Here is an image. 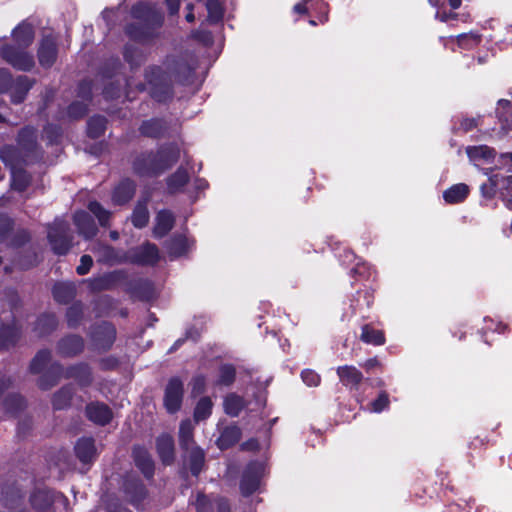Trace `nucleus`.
Listing matches in <instances>:
<instances>
[{
	"instance_id": "nucleus-31",
	"label": "nucleus",
	"mask_w": 512,
	"mask_h": 512,
	"mask_svg": "<svg viewBox=\"0 0 512 512\" xmlns=\"http://www.w3.org/2000/svg\"><path fill=\"white\" fill-rule=\"evenodd\" d=\"M61 378H63V365L58 361H54L38 378L37 386L42 391H48L56 386Z\"/></svg>"
},
{
	"instance_id": "nucleus-21",
	"label": "nucleus",
	"mask_w": 512,
	"mask_h": 512,
	"mask_svg": "<svg viewBox=\"0 0 512 512\" xmlns=\"http://www.w3.org/2000/svg\"><path fill=\"white\" fill-rule=\"evenodd\" d=\"M133 462L146 480L153 479L155 475V463L147 450L142 445H134L131 453Z\"/></svg>"
},
{
	"instance_id": "nucleus-13",
	"label": "nucleus",
	"mask_w": 512,
	"mask_h": 512,
	"mask_svg": "<svg viewBox=\"0 0 512 512\" xmlns=\"http://www.w3.org/2000/svg\"><path fill=\"white\" fill-rule=\"evenodd\" d=\"M0 500L9 512H29L25 505V492L16 482L3 485Z\"/></svg>"
},
{
	"instance_id": "nucleus-20",
	"label": "nucleus",
	"mask_w": 512,
	"mask_h": 512,
	"mask_svg": "<svg viewBox=\"0 0 512 512\" xmlns=\"http://www.w3.org/2000/svg\"><path fill=\"white\" fill-rule=\"evenodd\" d=\"M169 129V122L165 118L152 117L143 120L139 125L138 131L143 137L159 140L170 136Z\"/></svg>"
},
{
	"instance_id": "nucleus-19",
	"label": "nucleus",
	"mask_w": 512,
	"mask_h": 512,
	"mask_svg": "<svg viewBox=\"0 0 512 512\" xmlns=\"http://www.w3.org/2000/svg\"><path fill=\"white\" fill-rule=\"evenodd\" d=\"M488 180L480 186L481 196L486 200H492L498 190H512V175L502 173L487 174Z\"/></svg>"
},
{
	"instance_id": "nucleus-25",
	"label": "nucleus",
	"mask_w": 512,
	"mask_h": 512,
	"mask_svg": "<svg viewBox=\"0 0 512 512\" xmlns=\"http://www.w3.org/2000/svg\"><path fill=\"white\" fill-rule=\"evenodd\" d=\"M340 383L350 392L358 391L364 380L363 373L353 365H342L336 369Z\"/></svg>"
},
{
	"instance_id": "nucleus-61",
	"label": "nucleus",
	"mask_w": 512,
	"mask_h": 512,
	"mask_svg": "<svg viewBox=\"0 0 512 512\" xmlns=\"http://www.w3.org/2000/svg\"><path fill=\"white\" fill-rule=\"evenodd\" d=\"M207 10V21L211 25L219 24L223 21L225 7L224 2H204Z\"/></svg>"
},
{
	"instance_id": "nucleus-51",
	"label": "nucleus",
	"mask_w": 512,
	"mask_h": 512,
	"mask_svg": "<svg viewBox=\"0 0 512 512\" xmlns=\"http://www.w3.org/2000/svg\"><path fill=\"white\" fill-rule=\"evenodd\" d=\"M107 129V119L102 115H93L87 121L86 134L90 139H98Z\"/></svg>"
},
{
	"instance_id": "nucleus-35",
	"label": "nucleus",
	"mask_w": 512,
	"mask_h": 512,
	"mask_svg": "<svg viewBox=\"0 0 512 512\" xmlns=\"http://www.w3.org/2000/svg\"><path fill=\"white\" fill-rule=\"evenodd\" d=\"M190 182V174L184 166H179L172 174L166 178L167 192L170 195L182 192L184 187Z\"/></svg>"
},
{
	"instance_id": "nucleus-54",
	"label": "nucleus",
	"mask_w": 512,
	"mask_h": 512,
	"mask_svg": "<svg viewBox=\"0 0 512 512\" xmlns=\"http://www.w3.org/2000/svg\"><path fill=\"white\" fill-rule=\"evenodd\" d=\"M52 354L47 348L39 350L32 358L29 371L32 374H40L44 371L48 364H51Z\"/></svg>"
},
{
	"instance_id": "nucleus-16",
	"label": "nucleus",
	"mask_w": 512,
	"mask_h": 512,
	"mask_svg": "<svg viewBox=\"0 0 512 512\" xmlns=\"http://www.w3.org/2000/svg\"><path fill=\"white\" fill-rule=\"evenodd\" d=\"M37 58L39 65L46 70L52 68L56 63L58 58V43L57 38L53 34L42 36L37 49Z\"/></svg>"
},
{
	"instance_id": "nucleus-53",
	"label": "nucleus",
	"mask_w": 512,
	"mask_h": 512,
	"mask_svg": "<svg viewBox=\"0 0 512 512\" xmlns=\"http://www.w3.org/2000/svg\"><path fill=\"white\" fill-rule=\"evenodd\" d=\"M123 59L129 64L131 69L140 67L144 61V55L141 49L134 44L126 43L123 47Z\"/></svg>"
},
{
	"instance_id": "nucleus-59",
	"label": "nucleus",
	"mask_w": 512,
	"mask_h": 512,
	"mask_svg": "<svg viewBox=\"0 0 512 512\" xmlns=\"http://www.w3.org/2000/svg\"><path fill=\"white\" fill-rule=\"evenodd\" d=\"M116 307V300L108 295H100L93 301V308L96 316H106Z\"/></svg>"
},
{
	"instance_id": "nucleus-52",
	"label": "nucleus",
	"mask_w": 512,
	"mask_h": 512,
	"mask_svg": "<svg viewBox=\"0 0 512 512\" xmlns=\"http://www.w3.org/2000/svg\"><path fill=\"white\" fill-rule=\"evenodd\" d=\"M26 405V399L18 393L8 394L3 400L5 412L12 416H16L22 412L26 408Z\"/></svg>"
},
{
	"instance_id": "nucleus-18",
	"label": "nucleus",
	"mask_w": 512,
	"mask_h": 512,
	"mask_svg": "<svg viewBox=\"0 0 512 512\" xmlns=\"http://www.w3.org/2000/svg\"><path fill=\"white\" fill-rule=\"evenodd\" d=\"M85 350L84 338L75 333L62 336L56 343V352L62 358H75Z\"/></svg>"
},
{
	"instance_id": "nucleus-28",
	"label": "nucleus",
	"mask_w": 512,
	"mask_h": 512,
	"mask_svg": "<svg viewBox=\"0 0 512 512\" xmlns=\"http://www.w3.org/2000/svg\"><path fill=\"white\" fill-rule=\"evenodd\" d=\"M54 502V492L46 487L34 489L29 496V503L36 512H50Z\"/></svg>"
},
{
	"instance_id": "nucleus-33",
	"label": "nucleus",
	"mask_w": 512,
	"mask_h": 512,
	"mask_svg": "<svg viewBox=\"0 0 512 512\" xmlns=\"http://www.w3.org/2000/svg\"><path fill=\"white\" fill-rule=\"evenodd\" d=\"M175 225V216L168 209H162L157 212L155 224L153 227V236L156 239H162L173 229Z\"/></svg>"
},
{
	"instance_id": "nucleus-23",
	"label": "nucleus",
	"mask_w": 512,
	"mask_h": 512,
	"mask_svg": "<svg viewBox=\"0 0 512 512\" xmlns=\"http://www.w3.org/2000/svg\"><path fill=\"white\" fill-rule=\"evenodd\" d=\"M87 419L99 426L108 425L113 419L112 409L104 402L92 401L85 407Z\"/></svg>"
},
{
	"instance_id": "nucleus-1",
	"label": "nucleus",
	"mask_w": 512,
	"mask_h": 512,
	"mask_svg": "<svg viewBox=\"0 0 512 512\" xmlns=\"http://www.w3.org/2000/svg\"><path fill=\"white\" fill-rule=\"evenodd\" d=\"M195 68L182 54H167L162 65H148L143 72L144 83H139L140 92L147 91L151 99L159 104H168L175 96L174 81L186 86L193 82Z\"/></svg>"
},
{
	"instance_id": "nucleus-5",
	"label": "nucleus",
	"mask_w": 512,
	"mask_h": 512,
	"mask_svg": "<svg viewBox=\"0 0 512 512\" xmlns=\"http://www.w3.org/2000/svg\"><path fill=\"white\" fill-rule=\"evenodd\" d=\"M17 150L18 158L24 162L39 164L43 162L45 151L38 143L37 129L31 125L22 127L16 136V145L5 144Z\"/></svg>"
},
{
	"instance_id": "nucleus-9",
	"label": "nucleus",
	"mask_w": 512,
	"mask_h": 512,
	"mask_svg": "<svg viewBox=\"0 0 512 512\" xmlns=\"http://www.w3.org/2000/svg\"><path fill=\"white\" fill-rule=\"evenodd\" d=\"M126 264L137 266H155L160 261V252L156 244L145 241L139 246L126 250Z\"/></svg>"
},
{
	"instance_id": "nucleus-62",
	"label": "nucleus",
	"mask_w": 512,
	"mask_h": 512,
	"mask_svg": "<svg viewBox=\"0 0 512 512\" xmlns=\"http://www.w3.org/2000/svg\"><path fill=\"white\" fill-rule=\"evenodd\" d=\"M481 118H482L481 116H478V117L461 116L460 118H457V121L455 122L452 130L454 133H458V132L468 133L479 126Z\"/></svg>"
},
{
	"instance_id": "nucleus-17",
	"label": "nucleus",
	"mask_w": 512,
	"mask_h": 512,
	"mask_svg": "<svg viewBox=\"0 0 512 512\" xmlns=\"http://www.w3.org/2000/svg\"><path fill=\"white\" fill-rule=\"evenodd\" d=\"M63 378L67 380H74L80 388H88L94 381L92 368L89 363L85 361L70 364L63 367Z\"/></svg>"
},
{
	"instance_id": "nucleus-29",
	"label": "nucleus",
	"mask_w": 512,
	"mask_h": 512,
	"mask_svg": "<svg viewBox=\"0 0 512 512\" xmlns=\"http://www.w3.org/2000/svg\"><path fill=\"white\" fill-rule=\"evenodd\" d=\"M22 336V327L15 320L0 325V350H8L17 345Z\"/></svg>"
},
{
	"instance_id": "nucleus-40",
	"label": "nucleus",
	"mask_w": 512,
	"mask_h": 512,
	"mask_svg": "<svg viewBox=\"0 0 512 512\" xmlns=\"http://www.w3.org/2000/svg\"><path fill=\"white\" fill-rule=\"evenodd\" d=\"M58 327V318L53 312L40 314L34 324L33 330L39 337H45L52 334Z\"/></svg>"
},
{
	"instance_id": "nucleus-26",
	"label": "nucleus",
	"mask_w": 512,
	"mask_h": 512,
	"mask_svg": "<svg viewBox=\"0 0 512 512\" xmlns=\"http://www.w3.org/2000/svg\"><path fill=\"white\" fill-rule=\"evenodd\" d=\"M156 452L164 466H171L175 462V441L169 433H162L155 441Z\"/></svg>"
},
{
	"instance_id": "nucleus-7",
	"label": "nucleus",
	"mask_w": 512,
	"mask_h": 512,
	"mask_svg": "<svg viewBox=\"0 0 512 512\" xmlns=\"http://www.w3.org/2000/svg\"><path fill=\"white\" fill-rule=\"evenodd\" d=\"M47 240L55 255H67L73 247V235L69 224L64 220H54L47 226Z\"/></svg>"
},
{
	"instance_id": "nucleus-58",
	"label": "nucleus",
	"mask_w": 512,
	"mask_h": 512,
	"mask_svg": "<svg viewBox=\"0 0 512 512\" xmlns=\"http://www.w3.org/2000/svg\"><path fill=\"white\" fill-rule=\"evenodd\" d=\"M88 210L89 213L93 214L97 218L99 225L101 227H110L112 213L109 210L105 209L100 202L96 200L90 201L88 204Z\"/></svg>"
},
{
	"instance_id": "nucleus-39",
	"label": "nucleus",
	"mask_w": 512,
	"mask_h": 512,
	"mask_svg": "<svg viewBox=\"0 0 512 512\" xmlns=\"http://www.w3.org/2000/svg\"><path fill=\"white\" fill-rule=\"evenodd\" d=\"M150 200V196H142L138 199L132 215H131V223L137 229L145 228L150 219V214L148 210V202Z\"/></svg>"
},
{
	"instance_id": "nucleus-10",
	"label": "nucleus",
	"mask_w": 512,
	"mask_h": 512,
	"mask_svg": "<svg viewBox=\"0 0 512 512\" xmlns=\"http://www.w3.org/2000/svg\"><path fill=\"white\" fill-rule=\"evenodd\" d=\"M1 58L18 71L29 72L35 66L34 56L25 49L12 44L0 48Z\"/></svg>"
},
{
	"instance_id": "nucleus-15",
	"label": "nucleus",
	"mask_w": 512,
	"mask_h": 512,
	"mask_svg": "<svg viewBox=\"0 0 512 512\" xmlns=\"http://www.w3.org/2000/svg\"><path fill=\"white\" fill-rule=\"evenodd\" d=\"M121 490L132 505L142 503L148 495V490L143 481L139 476L132 473L123 476Z\"/></svg>"
},
{
	"instance_id": "nucleus-46",
	"label": "nucleus",
	"mask_w": 512,
	"mask_h": 512,
	"mask_svg": "<svg viewBox=\"0 0 512 512\" xmlns=\"http://www.w3.org/2000/svg\"><path fill=\"white\" fill-rule=\"evenodd\" d=\"M188 452V469L192 476L198 477L205 466V452L200 446H193Z\"/></svg>"
},
{
	"instance_id": "nucleus-64",
	"label": "nucleus",
	"mask_w": 512,
	"mask_h": 512,
	"mask_svg": "<svg viewBox=\"0 0 512 512\" xmlns=\"http://www.w3.org/2000/svg\"><path fill=\"white\" fill-rule=\"evenodd\" d=\"M31 240V235L26 229H18L12 234L8 241V246L13 249H18L25 246Z\"/></svg>"
},
{
	"instance_id": "nucleus-41",
	"label": "nucleus",
	"mask_w": 512,
	"mask_h": 512,
	"mask_svg": "<svg viewBox=\"0 0 512 512\" xmlns=\"http://www.w3.org/2000/svg\"><path fill=\"white\" fill-rule=\"evenodd\" d=\"M75 395V388L72 383L63 385L58 389L51 399L54 410H65L71 406L72 399Z\"/></svg>"
},
{
	"instance_id": "nucleus-56",
	"label": "nucleus",
	"mask_w": 512,
	"mask_h": 512,
	"mask_svg": "<svg viewBox=\"0 0 512 512\" xmlns=\"http://www.w3.org/2000/svg\"><path fill=\"white\" fill-rule=\"evenodd\" d=\"M224 411L231 417H238L244 409V400L236 393L228 394L223 401Z\"/></svg>"
},
{
	"instance_id": "nucleus-60",
	"label": "nucleus",
	"mask_w": 512,
	"mask_h": 512,
	"mask_svg": "<svg viewBox=\"0 0 512 512\" xmlns=\"http://www.w3.org/2000/svg\"><path fill=\"white\" fill-rule=\"evenodd\" d=\"M213 402L210 397H201L194 408L193 417L196 422L205 421L212 414Z\"/></svg>"
},
{
	"instance_id": "nucleus-27",
	"label": "nucleus",
	"mask_w": 512,
	"mask_h": 512,
	"mask_svg": "<svg viewBox=\"0 0 512 512\" xmlns=\"http://www.w3.org/2000/svg\"><path fill=\"white\" fill-rule=\"evenodd\" d=\"M136 187V182L133 179L129 177L121 179L112 190V202L118 206L129 203L135 196Z\"/></svg>"
},
{
	"instance_id": "nucleus-38",
	"label": "nucleus",
	"mask_w": 512,
	"mask_h": 512,
	"mask_svg": "<svg viewBox=\"0 0 512 512\" xmlns=\"http://www.w3.org/2000/svg\"><path fill=\"white\" fill-rule=\"evenodd\" d=\"M51 292L55 302L60 305L72 303L77 294L76 286L71 282H56Z\"/></svg>"
},
{
	"instance_id": "nucleus-14",
	"label": "nucleus",
	"mask_w": 512,
	"mask_h": 512,
	"mask_svg": "<svg viewBox=\"0 0 512 512\" xmlns=\"http://www.w3.org/2000/svg\"><path fill=\"white\" fill-rule=\"evenodd\" d=\"M127 279V271L124 269L106 272L101 276L87 280L88 289L91 293L111 291Z\"/></svg>"
},
{
	"instance_id": "nucleus-34",
	"label": "nucleus",
	"mask_w": 512,
	"mask_h": 512,
	"mask_svg": "<svg viewBox=\"0 0 512 512\" xmlns=\"http://www.w3.org/2000/svg\"><path fill=\"white\" fill-rule=\"evenodd\" d=\"M374 298V289L365 288L358 290L351 302L352 313L360 314L364 320L369 319V315L364 313V306L366 310H369L374 303Z\"/></svg>"
},
{
	"instance_id": "nucleus-49",
	"label": "nucleus",
	"mask_w": 512,
	"mask_h": 512,
	"mask_svg": "<svg viewBox=\"0 0 512 512\" xmlns=\"http://www.w3.org/2000/svg\"><path fill=\"white\" fill-rule=\"evenodd\" d=\"M179 446L187 452L195 445L194 426L189 419L182 420L179 426Z\"/></svg>"
},
{
	"instance_id": "nucleus-32",
	"label": "nucleus",
	"mask_w": 512,
	"mask_h": 512,
	"mask_svg": "<svg viewBox=\"0 0 512 512\" xmlns=\"http://www.w3.org/2000/svg\"><path fill=\"white\" fill-rule=\"evenodd\" d=\"M242 431L237 424H231L223 427L215 443L221 450L225 451L235 446L241 439Z\"/></svg>"
},
{
	"instance_id": "nucleus-43",
	"label": "nucleus",
	"mask_w": 512,
	"mask_h": 512,
	"mask_svg": "<svg viewBox=\"0 0 512 512\" xmlns=\"http://www.w3.org/2000/svg\"><path fill=\"white\" fill-rule=\"evenodd\" d=\"M361 342L373 346H382L386 342L385 332L382 329H376L372 323L361 325Z\"/></svg>"
},
{
	"instance_id": "nucleus-57",
	"label": "nucleus",
	"mask_w": 512,
	"mask_h": 512,
	"mask_svg": "<svg viewBox=\"0 0 512 512\" xmlns=\"http://www.w3.org/2000/svg\"><path fill=\"white\" fill-rule=\"evenodd\" d=\"M433 3L437 7L435 16L440 21L449 22V21L459 19V14L456 13L455 10H457L461 6L462 2H448L449 9H447V7L444 5L445 2H442L441 6H438L439 2H433Z\"/></svg>"
},
{
	"instance_id": "nucleus-12",
	"label": "nucleus",
	"mask_w": 512,
	"mask_h": 512,
	"mask_svg": "<svg viewBox=\"0 0 512 512\" xmlns=\"http://www.w3.org/2000/svg\"><path fill=\"white\" fill-rule=\"evenodd\" d=\"M184 383L178 376L171 377L164 389L163 405L169 414L177 413L183 403Z\"/></svg>"
},
{
	"instance_id": "nucleus-48",
	"label": "nucleus",
	"mask_w": 512,
	"mask_h": 512,
	"mask_svg": "<svg viewBox=\"0 0 512 512\" xmlns=\"http://www.w3.org/2000/svg\"><path fill=\"white\" fill-rule=\"evenodd\" d=\"M466 154L472 162H490L495 159L496 150L488 145H474L466 147Z\"/></svg>"
},
{
	"instance_id": "nucleus-8",
	"label": "nucleus",
	"mask_w": 512,
	"mask_h": 512,
	"mask_svg": "<svg viewBox=\"0 0 512 512\" xmlns=\"http://www.w3.org/2000/svg\"><path fill=\"white\" fill-rule=\"evenodd\" d=\"M265 475L264 463L252 460L248 462L241 474L239 490L243 497H250L257 492Z\"/></svg>"
},
{
	"instance_id": "nucleus-24",
	"label": "nucleus",
	"mask_w": 512,
	"mask_h": 512,
	"mask_svg": "<svg viewBox=\"0 0 512 512\" xmlns=\"http://www.w3.org/2000/svg\"><path fill=\"white\" fill-rule=\"evenodd\" d=\"M73 222L78 234L85 240H91L98 234V227L88 211H76L73 215Z\"/></svg>"
},
{
	"instance_id": "nucleus-42",
	"label": "nucleus",
	"mask_w": 512,
	"mask_h": 512,
	"mask_svg": "<svg viewBox=\"0 0 512 512\" xmlns=\"http://www.w3.org/2000/svg\"><path fill=\"white\" fill-rule=\"evenodd\" d=\"M12 36L19 47L26 49L33 43L35 31L30 23L23 21L13 29Z\"/></svg>"
},
{
	"instance_id": "nucleus-45",
	"label": "nucleus",
	"mask_w": 512,
	"mask_h": 512,
	"mask_svg": "<svg viewBox=\"0 0 512 512\" xmlns=\"http://www.w3.org/2000/svg\"><path fill=\"white\" fill-rule=\"evenodd\" d=\"M85 305L81 300L73 301L66 309L65 318L68 328L77 329L83 322Z\"/></svg>"
},
{
	"instance_id": "nucleus-4",
	"label": "nucleus",
	"mask_w": 512,
	"mask_h": 512,
	"mask_svg": "<svg viewBox=\"0 0 512 512\" xmlns=\"http://www.w3.org/2000/svg\"><path fill=\"white\" fill-rule=\"evenodd\" d=\"M17 150L11 146L0 148V160L10 169L11 188L19 193L25 192L32 183V175L25 169V166L35 165L24 162L18 158Z\"/></svg>"
},
{
	"instance_id": "nucleus-30",
	"label": "nucleus",
	"mask_w": 512,
	"mask_h": 512,
	"mask_svg": "<svg viewBox=\"0 0 512 512\" xmlns=\"http://www.w3.org/2000/svg\"><path fill=\"white\" fill-rule=\"evenodd\" d=\"M74 452L82 464L91 465L97 459L95 440L92 437L79 438L75 443Z\"/></svg>"
},
{
	"instance_id": "nucleus-2",
	"label": "nucleus",
	"mask_w": 512,
	"mask_h": 512,
	"mask_svg": "<svg viewBox=\"0 0 512 512\" xmlns=\"http://www.w3.org/2000/svg\"><path fill=\"white\" fill-rule=\"evenodd\" d=\"M180 159L177 143L169 142L156 149L136 153L131 159V169L138 178H158L169 171Z\"/></svg>"
},
{
	"instance_id": "nucleus-55",
	"label": "nucleus",
	"mask_w": 512,
	"mask_h": 512,
	"mask_svg": "<svg viewBox=\"0 0 512 512\" xmlns=\"http://www.w3.org/2000/svg\"><path fill=\"white\" fill-rule=\"evenodd\" d=\"M484 173H502L504 175H512V152L501 153L495 166L484 169Z\"/></svg>"
},
{
	"instance_id": "nucleus-6",
	"label": "nucleus",
	"mask_w": 512,
	"mask_h": 512,
	"mask_svg": "<svg viewBox=\"0 0 512 512\" xmlns=\"http://www.w3.org/2000/svg\"><path fill=\"white\" fill-rule=\"evenodd\" d=\"M89 349L95 353L109 352L117 339L116 326L110 321H100L92 324L87 333Z\"/></svg>"
},
{
	"instance_id": "nucleus-22",
	"label": "nucleus",
	"mask_w": 512,
	"mask_h": 512,
	"mask_svg": "<svg viewBox=\"0 0 512 512\" xmlns=\"http://www.w3.org/2000/svg\"><path fill=\"white\" fill-rule=\"evenodd\" d=\"M92 252L97 256V261L100 263L110 266L126 264V250L99 242L93 247Z\"/></svg>"
},
{
	"instance_id": "nucleus-47",
	"label": "nucleus",
	"mask_w": 512,
	"mask_h": 512,
	"mask_svg": "<svg viewBox=\"0 0 512 512\" xmlns=\"http://www.w3.org/2000/svg\"><path fill=\"white\" fill-rule=\"evenodd\" d=\"M237 377V370L232 363H222L218 367L217 378L214 381L215 387H231Z\"/></svg>"
},
{
	"instance_id": "nucleus-3",
	"label": "nucleus",
	"mask_w": 512,
	"mask_h": 512,
	"mask_svg": "<svg viewBox=\"0 0 512 512\" xmlns=\"http://www.w3.org/2000/svg\"><path fill=\"white\" fill-rule=\"evenodd\" d=\"M133 22L124 27L125 35L140 45H151L160 38L164 24L163 12L151 7L149 2H136L131 7Z\"/></svg>"
},
{
	"instance_id": "nucleus-63",
	"label": "nucleus",
	"mask_w": 512,
	"mask_h": 512,
	"mask_svg": "<svg viewBox=\"0 0 512 512\" xmlns=\"http://www.w3.org/2000/svg\"><path fill=\"white\" fill-rule=\"evenodd\" d=\"M66 114L70 120H80L88 114V103L72 101L66 109Z\"/></svg>"
},
{
	"instance_id": "nucleus-44",
	"label": "nucleus",
	"mask_w": 512,
	"mask_h": 512,
	"mask_svg": "<svg viewBox=\"0 0 512 512\" xmlns=\"http://www.w3.org/2000/svg\"><path fill=\"white\" fill-rule=\"evenodd\" d=\"M470 194V187L465 183L453 184L443 192V200L446 204L454 205L463 203Z\"/></svg>"
},
{
	"instance_id": "nucleus-37",
	"label": "nucleus",
	"mask_w": 512,
	"mask_h": 512,
	"mask_svg": "<svg viewBox=\"0 0 512 512\" xmlns=\"http://www.w3.org/2000/svg\"><path fill=\"white\" fill-rule=\"evenodd\" d=\"M496 117L500 123V133L502 136L512 131V103L507 99L497 101Z\"/></svg>"
},
{
	"instance_id": "nucleus-50",
	"label": "nucleus",
	"mask_w": 512,
	"mask_h": 512,
	"mask_svg": "<svg viewBox=\"0 0 512 512\" xmlns=\"http://www.w3.org/2000/svg\"><path fill=\"white\" fill-rule=\"evenodd\" d=\"M166 249L170 256L181 257L189 250V242L185 235L176 234L166 241Z\"/></svg>"
},
{
	"instance_id": "nucleus-36",
	"label": "nucleus",
	"mask_w": 512,
	"mask_h": 512,
	"mask_svg": "<svg viewBox=\"0 0 512 512\" xmlns=\"http://www.w3.org/2000/svg\"><path fill=\"white\" fill-rule=\"evenodd\" d=\"M35 84L34 79H30L26 75H19L13 83L12 92L10 95L11 102L15 105L23 103Z\"/></svg>"
},
{
	"instance_id": "nucleus-11",
	"label": "nucleus",
	"mask_w": 512,
	"mask_h": 512,
	"mask_svg": "<svg viewBox=\"0 0 512 512\" xmlns=\"http://www.w3.org/2000/svg\"><path fill=\"white\" fill-rule=\"evenodd\" d=\"M124 292L133 301L148 302L155 298L154 283L148 278H129L122 283Z\"/></svg>"
}]
</instances>
